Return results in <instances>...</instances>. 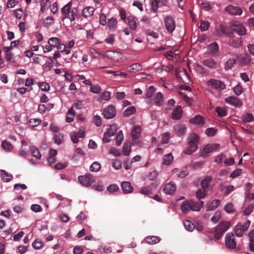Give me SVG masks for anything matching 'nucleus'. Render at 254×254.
I'll return each mask as SVG.
<instances>
[{
	"instance_id": "64",
	"label": "nucleus",
	"mask_w": 254,
	"mask_h": 254,
	"mask_svg": "<svg viewBox=\"0 0 254 254\" xmlns=\"http://www.w3.org/2000/svg\"><path fill=\"white\" fill-rule=\"evenodd\" d=\"M32 246L35 249H39L43 246V243L41 241L36 239L33 243Z\"/></svg>"
},
{
	"instance_id": "45",
	"label": "nucleus",
	"mask_w": 254,
	"mask_h": 254,
	"mask_svg": "<svg viewBox=\"0 0 254 254\" xmlns=\"http://www.w3.org/2000/svg\"><path fill=\"white\" fill-rule=\"evenodd\" d=\"M216 112L220 117H224L227 114V110L224 107H217L216 108Z\"/></svg>"
},
{
	"instance_id": "34",
	"label": "nucleus",
	"mask_w": 254,
	"mask_h": 254,
	"mask_svg": "<svg viewBox=\"0 0 254 254\" xmlns=\"http://www.w3.org/2000/svg\"><path fill=\"white\" fill-rule=\"evenodd\" d=\"M128 24L132 30H135L136 28V22L135 20V17L133 16H128L127 18Z\"/></svg>"
},
{
	"instance_id": "50",
	"label": "nucleus",
	"mask_w": 254,
	"mask_h": 254,
	"mask_svg": "<svg viewBox=\"0 0 254 254\" xmlns=\"http://www.w3.org/2000/svg\"><path fill=\"white\" fill-rule=\"evenodd\" d=\"M221 30L223 32V34L226 35L229 37H233L234 33L233 32L230 31L228 29L226 28V27H224L223 26H220Z\"/></svg>"
},
{
	"instance_id": "48",
	"label": "nucleus",
	"mask_w": 254,
	"mask_h": 254,
	"mask_svg": "<svg viewBox=\"0 0 254 254\" xmlns=\"http://www.w3.org/2000/svg\"><path fill=\"white\" fill-rule=\"evenodd\" d=\"M117 130V127L116 125H113L110 127L108 130L105 133H108L110 137L113 136Z\"/></svg>"
},
{
	"instance_id": "59",
	"label": "nucleus",
	"mask_w": 254,
	"mask_h": 254,
	"mask_svg": "<svg viewBox=\"0 0 254 254\" xmlns=\"http://www.w3.org/2000/svg\"><path fill=\"white\" fill-rule=\"evenodd\" d=\"M2 147L6 151H10L12 148L11 144L7 141H3L1 144Z\"/></svg>"
},
{
	"instance_id": "14",
	"label": "nucleus",
	"mask_w": 254,
	"mask_h": 254,
	"mask_svg": "<svg viewBox=\"0 0 254 254\" xmlns=\"http://www.w3.org/2000/svg\"><path fill=\"white\" fill-rule=\"evenodd\" d=\"M226 102L237 107H239L242 105V102L236 97L230 96L225 99Z\"/></svg>"
},
{
	"instance_id": "36",
	"label": "nucleus",
	"mask_w": 254,
	"mask_h": 254,
	"mask_svg": "<svg viewBox=\"0 0 254 254\" xmlns=\"http://www.w3.org/2000/svg\"><path fill=\"white\" fill-rule=\"evenodd\" d=\"M131 151V146L130 142H125L124 144L123 149V154L125 156L129 155L130 152Z\"/></svg>"
},
{
	"instance_id": "8",
	"label": "nucleus",
	"mask_w": 254,
	"mask_h": 254,
	"mask_svg": "<svg viewBox=\"0 0 254 254\" xmlns=\"http://www.w3.org/2000/svg\"><path fill=\"white\" fill-rule=\"evenodd\" d=\"M236 242L233 233H229L225 236V246L230 249H234L236 248Z\"/></svg>"
},
{
	"instance_id": "9",
	"label": "nucleus",
	"mask_w": 254,
	"mask_h": 254,
	"mask_svg": "<svg viewBox=\"0 0 254 254\" xmlns=\"http://www.w3.org/2000/svg\"><path fill=\"white\" fill-rule=\"evenodd\" d=\"M225 10L230 14L233 15H240L243 13V10L241 8L231 5L226 7Z\"/></svg>"
},
{
	"instance_id": "32",
	"label": "nucleus",
	"mask_w": 254,
	"mask_h": 254,
	"mask_svg": "<svg viewBox=\"0 0 254 254\" xmlns=\"http://www.w3.org/2000/svg\"><path fill=\"white\" fill-rule=\"evenodd\" d=\"M212 179L210 176L206 177L200 183V185L202 187V189H205L208 188L209 184L211 183Z\"/></svg>"
},
{
	"instance_id": "35",
	"label": "nucleus",
	"mask_w": 254,
	"mask_h": 254,
	"mask_svg": "<svg viewBox=\"0 0 254 254\" xmlns=\"http://www.w3.org/2000/svg\"><path fill=\"white\" fill-rule=\"evenodd\" d=\"M163 160V164L168 165L173 162V156L171 153H168L164 156Z\"/></svg>"
},
{
	"instance_id": "40",
	"label": "nucleus",
	"mask_w": 254,
	"mask_h": 254,
	"mask_svg": "<svg viewBox=\"0 0 254 254\" xmlns=\"http://www.w3.org/2000/svg\"><path fill=\"white\" fill-rule=\"evenodd\" d=\"M136 111L135 108L133 106L128 107L123 113V116L127 117L133 114Z\"/></svg>"
},
{
	"instance_id": "29",
	"label": "nucleus",
	"mask_w": 254,
	"mask_h": 254,
	"mask_svg": "<svg viewBox=\"0 0 254 254\" xmlns=\"http://www.w3.org/2000/svg\"><path fill=\"white\" fill-rule=\"evenodd\" d=\"M163 94L161 92H159L157 93L156 96L153 99V101L157 105L161 106L163 103Z\"/></svg>"
},
{
	"instance_id": "2",
	"label": "nucleus",
	"mask_w": 254,
	"mask_h": 254,
	"mask_svg": "<svg viewBox=\"0 0 254 254\" xmlns=\"http://www.w3.org/2000/svg\"><path fill=\"white\" fill-rule=\"evenodd\" d=\"M230 222L228 221H221L217 225L214 231V237L216 240L220 239L223 234L229 228Z\"/></svg>"
},
{
	"instance_id": "1",
	"label": "nucleus",
	"mask_w": 254,
	"mask_h": 254,
	"mask_svg": "<svg viewBox=\"0 0 254 254\" xmlns=\"http://www.w3.org/2000/svg\"><path fill=\"white\" fill-rule=\"evenodd\" d=\"M199 140V137L197 134H190L188 138L189 147L184 151V153L186 155H190L196 151L198 149Z\"/></svg>"
},
{
	"instance_id": "54",
	"label": "nucleus",
	"mask_w": 254,
	"mask_h": 254,
	"mask_svg": "<svg viewBox=\"0 0 254 254\" xmlns=\"http://www.w3.org/2000/svg\"><path fill=\"white\" fill-rule=\"evenodd\" d=\"M117 23L116 19L112 18L108 20L107 24L110 29H113L116 27Z\"/></svg>"
},
{
	"instance_id": "63",
	"label": "nucleus",
	"mask_w": 254,
	"mask_h": 254,
	"mask_svg": "<svg viewBox=\"0 0 254 254\" xmlns=\"http://www.w3.org/2000/svg\"><path fill=\"white\" fill-rule=\"evenodd\" d=\"M221 217V214L220 212L216 211L214 215L211 218V220L213 223H217Z\"/></svg>"
},
{
	"instance_id": "16",
	"label": "nucleus",
	"mask_w": 254,
	"mask_h": 254,
	"mask_svg": "<svg viewBox=\"0 0 254 254\" xmlns=\"http://www.w3.org/2000/svg\"><path fill=\"white\" fill-rule=\"evenodd\" d=\"M237 60L241 65H246L250 62V57L248 54L244 56L241 54L238 55L236 57Z\"/></svg>"
},
{
	"instance_id": "21",
	"label": "nucleus",
	"mask_w": 254,
	"mask_h": 254,
	"mask_svg": "<svg viewBox=\"0 0 254 254\" xmlns=\"http://www.w3.org/2000/svg\"><path fill=\"white\" fill-rule=\"evenodd\" d=\"M191 210L192 211H199L202 207L204 202L202 200H198L197 202H195L193 201L190 200Z\"/></svg>"
},
{
	"instance_id": "17",
	"label": "nucleus",
	"mask_w": 254,
	"mask_h": 254,
	"mask_svg": "<svg viewBox=\"0 0 254 254\" xmlns=\"http://www.w3.org/2000/svg\"><path fill=\"white\" fill-rule=\"evenodd\" d=\"M176 189V186L175 184L169 183L165 185L163 191L166 194H171L175 192Z\"/></svg>"
},
{
	"instance_id": "7",
	"label": "nucleus",
	"mask_w": 254,
	"mask_h": 254,
	"mask_svg": "<svg viewBox=\"0 0 254 254\" xmlns=\"http://www.w3.org/2000/svg\"><path fill=\"white\" fill-rule=\"evenodd\" d=\"M104 117L106 119L114 118L116 115V110L113 105H110L104 108L103 112Z\"/></svg>"
},
{
	"instance_id": "41",
	"label": "nucleus",
	"mask_w": 254,
	"mask_h": 254,
	"mask_svg": "<svg viewBox=\"0 0 254 254\" xmlns=\"http://www.w3.org/2000/svg\"><path fill=\"white\" fill-rule=\"evenodd\" d=\"M30 150L31 152V154L34 157L38 159L41 158V154L40 153L39 149L37 147L35 146H31L30 147Z\"/></svg>"
},
{
	"instance_id": "33",
	"label": "nucleus",
	"mask_w": 254,
	"mask_h": 254,
	"mask_svg": "<svg viewBox=\"0 0 254 254\" xmlns=\"http://www.w3.org/2000/svg\"><path fill=\"white\" fill-rule=\"evenodd\" d=\"M145 241L147 244L153 245L159 243L160 239L156 236H148L145 238Z\"/></svg>"
},
{
	"instance_id": "10",
	"label": "nucleus",
	"mask_w": 254,
	"mask_h": 254,
	"mask_svg": "<svg viewBox=\"0 0 254 254\" xmlns=\"http://www.w3.org/2000/svg\"><path fill=\"white\" fill-rule=\"evenodd\" d=\"M219 147L220 145L217 143L207 144L204 146L203 151L201 152V156H205V154H208L213 151L216 150Z\"/></svg>"
},
{
	"instance_id": "44",
	"label": "nucleus",
	"mask_w": 254,
	"mask_h": 254,
	"mask_svg": "<svg viewBox=\"0 0 254 254\" xmlns=\"http://www.w3.org/2000/svg\"><path fill=\"white\" fill-rule=\"evenodd\" d=\"M77 8L72 7L71 11H70V14L68 15L67 18H69L71 21H74L77 17Z\"/></svg>"
},
{
	"instance_id": "28",
	"label": "nucleus",
	"mask_w": 254,
	"mask_h": 254,
	"mask_svg": "<svg viewBox=\"0 0 254 254\" xmlns=\"http://www.w3.org/2000/svg\"><path fill=\"white\" fill-rule=\"evenodd\" d=\"M141 132L140 128L138 126H135L132 129L131 133V136L132 140L137 139Z\"/></svg>"
},
{
	"instance_id": "3",
	"label": "nucleus",
	"mask_w": 254,
	"mask_h": 254,
	"mask_svg": "<svg viewBox=\"0 0 254 254\" xmlns=\"http://www.w3.org/2000/svg\"><path fill=\"white\" fill-rule=\"evenodd\" d=\"M207 85L219 91L224 90L226 88V85L223 82L215 79H209L207 82Z\"/></svg>"
},
{
	"instance_id": "46",
	"label": "nucleus",
	"mask_w": 254,
	"mask_h": 254,
	"mask_svg": "<svg viewBox=\"0 0 254 254\" xmlns=\"http://www.w3.org/2000/svg\"><path fill=\"white\" fill-rule=\"evenodd\" d=\"M60 39L56 37L50 38L48 41V44L55 47L59 44Z\"/></svg>"
},
{
	"instance_id": "12",
	"label": "nucleus",
	"mask_w": 254,
	"mask_h": 254,
	"mask_svg": "<svg viewBox=\"0 0 254 254\" xmlns=\"http://www.w3.org/2000/svg\"><path fill=\"white\" fill-rule=\"evenodd\" d=\"M174 129L176 133L179 136L184 135L187 131L186 125L182 123H179L176 125L174 126Z\"/></svg>"
},
{
	"instance_id": "11",
	"label": "nucleus",
	"mask_w": 254,
	"mask_h": 254,
	"mask_svg": "<svg viewBox=\"0 0 254 254\" xmlns=\"http://www.w3.org/2000/svg\"><path fill=\"white\" fill-rule=\"evenodd\" d=\"M165 26L169 32H172L175 28V22L173 17L170 16H167L165 20Z\"/></svg>"
},
{
	"instance_id": "27",
	"label": "nucleus",
	"mask_w": 254,
	"mask_h": 254,
	"mask_svg": "<svg viewBox=\"0 0 254 254\" xmlns=\"http://www.w3.org/2000/svg\"><path fill=\"white\" fill-rule=\"evenodd\" d=\"M142 70L141 65L138 63L133 64L128 67L129 72L136 73Z\"/></svg>"
},
{
	"instance_id": "39",
	"label": "nucleus",
	"mask_w": 254,
	"mask_h": 254,
	"mask_svg": "<svg viewBox=\"0 0 254 254\" xmlns=\"http://www.w3.org/2000/svg\"><path fill=\"white\" fill-rule=\"evenodd\" d=\"M101 165L98 162H94L90 166L89 170L91 172H97L101 169Z\"/></svg>"
},
{
	"instance_id": "18",
	"label": "nucleus",
	"mask_w": 254,
	"mask_h": 254,
	"mask_svg": "<svg viewBox=\"0 0 254 254\" xmlns=\"http://www.w3.org/2000/svg\"><path fill=\"white\" fill-rule=\"evenodd\" d=\"M183 116V111L180 106H178L173 111L172 118L173 120H178Z\"/></svg>"
},
{
	"instance_id": "23",
	"label": "nucleus",
	"mask_w": 254,
	"mask_h": 254,
	"mask_svg": "<svg viewBox=\"0 0 254 254\" xmlns=\"http://www.w3.org/2000/svg\"><path fill=\"white\" fill-rule=\"evenodd\" d=\"M72 2H69L62 8V12L64 15V18H67L70 13Z\"/></svg>"
},
{
	"instance_id": "47",
	"label": "nucleus",
	"mask_w": 254,
	"mask_h": 254,
	"mask_svg": "<svg viewBox=\"0 0 254 254\" xmlns=\"http://www.w3.org/2000/svg\"><path fill=\"white\" fill-rule=\"evenodd\" d=\"M124 138L123 133L122 131H119L116 136V143L117 145L119 146L121 144Z\"/></svg>"
},
{
	"instance_id": "55",
	"label": "nucleus",
	"mask_w": 254,
	"mask_h": 254,
	"mask_svg": "<svg viewBox=\"0 0 254 254\" xmlns=\"http://www.w3.org/2000/svg\"><path fill=\"white\" fill-rule=\"evenodd\" d=\"M217 130V129L213 127H209L206 129L205 133L208 136H212L216 134Z\"/></svg>"
},
{
	"instance_id": "25",
	"label": "nucleus",
	"mask_w": 254,
	"mask_h": 254,
	"mask_svg": "<svg viewBox=\"0 0 254 254\" xmlns=\"http://www.w3.org/2000/svg\"><path fill=\"white\" fill-rule=\"evenodd\" d=\"M203 64L209 68H215L216 67L217 64L212 59H207L203 61Z\"/></svg>"
},
{
	"instance_id": "13",
	"label": "nucleus",
	"mask_w": 254,
	"mask_h": 254,
	"mask_svg": "<svg viewBox=\"0 0 254 254\" xmlns=\"http://www.w3.org/2000/svg\"><path fill=\"white\" fill-rule=\"evenodd\" d=\"M230 39L228 43L230 46L234 48H239L242 46V41L241 38L235 39V37H229Z\"/></svg>"
},
{
	"instance_id": "56",
	"label": "nucleus",
	"mask_w": 254,
	"mask_h": 254,
	"mask_svg": "<svg viewBox=\"0 0 254 254\" xmlns=\"http://www.w3.org/2000/svg\"><path fill=\"white\" fill-rule=\"evenodd\" d=\"M39 87L43 91H48L50 90V86L49 84L46 82H40L39 83Z\"/></svg>"
},
{
	"instance_id": "31",
	"label": "nucleus",
	"mask_w": 254,
	"mask_h": 254,
	"mask_svg": "<svg viewBox=\"0 0 254 254\" xmlns=\"http://www.w3.org/2000/svg\"><path fill=\"white\" fill-rule=\"evenodd\" d=\"M181 209L184 213H187L191 210L190 200L184 201L181 205Z\"/></svg>"
},
{
	"instance_id": "62",
	"label": "nucleus",
	"mask_w": 254,
	"mask_h": 254,
	"mask_svg": "<svg viewBox=\"0 0 254 254\" xmlns=\"http://www.w3.org/2000/svg\"><path fill=\"white\" fill-rule=\"evenodd\" d=\"M254 208V204H250L244 210V211H243L244 214L245 215H249L252 212Z\"/></svg>"
},
{
	"instance_id": "52",
	"label": "nucleus",
	"mask_w": 254,
	"mask_h": 254,
	"mask_svg": "<svg viewBox=\"0 0 254 254\" xmlns=\"http://www.w3.org/2000/svg\"><path fill=\"white\" fill-rule=\"evenodd\" d=\"M155 90V88L153 86H149L146 93V97L151 98Z\"/></svg>"
},
{
	"instance_id": "58",
	"label": "nucleus",
	"mask_w": 254,
	"mask_h": 254,
	"mask_svg": "<svg viewBox=\"0 0 254 254\" xmlns=\"http://www.w3.org/2000/svg\"><path fill=\"white\" fill-rule=\"evenodd\" d=\"M1 176L3 180L5 182H9L12 179V176L11 175H8L5 171L2 170L1 171Z\"/></svg>"
},
{
	"instance_id": "26",
	"label": "nucleus",
	"mask_w": 254,
	"mask_h": 254,
	"mask_svg": "<svg viewBox=\"0 0 254 254\" xmlns=\"http://www.w3.org/2000/svg\"><path fill=\"white\" fill-rule=\"evenodd\" d=\"M94 10V9L93 7H86L82 10V16L85 18L91 16L93 14Z\"/></svg>"
},
{
	"instance_id": "61",
	"label": "nucleus",
	"mask_w": 254,
	"mask_h": 254,
	"mask_svg": "<svg viewBox=\"0 0 254 254\" xmlns=\"http://www.w3.org/2000/svg\"><path fill=\"white\" fill-rule=\"evenodd\" d=\"M29 124L32 127H37L41 123V120L38 119H31L29 120Z\"/></svg>"
},
{
	"instance_id": "30",
	"label": "nucleus",
	"mask_w": 254,
	"mask_h": 254,
	"mask_svg": "<svg viewBox=\"0 0 254 254\" xmlns=\"http://www.w3.org/2000/svg\"><path fill=\"white\" fill-rule=\"evenodd\" d=\"M220 201L218 199L213 200L208 206L207 211L214 210L217 208Z\"/></svg>"
},
{
	"instance_id": "37",
	"label": "nucleus",
	"mask_w": 254,
	"mask_h": 254,
	"mask_svg": "<svg viewBox=\"0 0 254 254\" xmlns=\"http://www.w3.org/2000/svg\"><path fill=\"white\" fill-rule=\"evenodd\" d=\"M207 194V191L204 189H199L196 192V197L197 198L200 199L204 198Z\"/></svg>"
},
{
	"instance_id": "20",
	"label": "nucleus",
	"mask_w": 254,
	"mask_h": 254,
	"mask_svg": "<svg viewBox=\"0 0 254 254\" xmlns=\"http://www.w3.org/2000/svg\"><path fill=\"white\" fill-rule=\"evenodd\" d=\"M121 187L125 193H130L133 191V188L129 182H123L121 184Z\"/></svg>"
},
{
	"instance_id": "15",
	"label": "nucleus",
	"mask_w": 254,
	"mask_h": 254,
	"mask_svg": "<svg viewBox=\"0 0 254 254\" xmlns=\"http://www.w3.org/2000/svg\"><path fill=\"white\" fill-rule=\"evenodd\" d=\"M158 184L156 182L152 183L150 186L143 187L140 189V192L144 195H149L152 194V187L156 188Z\"/></svg>"
},
{
	"instance_id": "49",
	"label": "nucleus",
	"mask_w": 254,
	"mask_h": 254,
	"mask_svg": "<svg viewBox=\"0 0 254 254\" xmlns=\"http://www.w3.org/2000/svg\"><path fill=\"white\" fill-rule=\"evenodd\" d=\"M209 26L210 24L208 21L201 20L199 28L201 31H204L208 29Z\"/></svg>"
},
{
	"instance_id": "53",
	"label": "nucleus",
	"mask_w": 254,
	"mask_h": 254,
	"mask_svg": "<svg viewBox=\"0 0 254 254\" xmlns=\"http://www.w3.org/2000/svg\"><path fill=\"white\" fill-rule=\"evenodd\" d=\"M111 93L107 91H104L100 95V99L102 100L108 101L111 98Z\"/></svg>"
},
{
	"instance_id": "24",
	"label": "nucleus",
	"mask_w": 254,
	"mask_h": 254,
	"mask_svg": "<svg viewBox=\"0 0 254 254\" xmlns=\"http://www.w3.org/2000/svg\"><path fill=\"white\" fill-rule=\"evenodd\" d=\"M182 81L186 84H188L190 81V78L189 74L187 72L186 70L183 69L181 71V75H180Z\"/></svg>"
},
{
	"instance_id": "22",
	"label": "nucleus",
	"mask_w": 254,
	"mask_h": 254,
	"mask_svg": "<svg viewBox=\"0 0 254 254\" xmlns=\"http://www.w3.org/2000/svg\"><path fill=\"white\" fill-rule=\"evenodd\" d=\"M106 56L114 61H118L120 58L121 53L114 51H107Z\"/></svg>"
},
{
	"instance_id": "43",
	"label": "nucleus",
	"mask_w": 254,
	"mask_h": 254,
	"mask_svg": "<svg viewBox=\"0 0 254 254\" xmlns=\"http://www.w3.org/2000/svg\"><path fill=\"white\" fill-rule=\"evenodd\" d=\"M236 61L234 59H230L225 64V69L226 70L230 69L233 65L236 64Z\"/></svg>"
},
{
	"instance_id": "4",
	"label": "nucleus",
	"mask_w": 254,
	"mask_h": 254,
	"mask_svg": "<svg viewBox=\"0 0 254 254\" xmlns=\"http://www.w3.org/2000/svg\"><path fill=\"white\" fill-rule=\"evenodd\" d=\"M78 179L79 183L85 187H89L95 182L94 177L89 173H86L84 176H79Z\"/></svg>"
},
{
	"instance_id": "60",
	"label": "nucleus",
	"mask_w": 254,
	"mask_h": 254,
	"mask_svg": "<svg viewBox=\"0 0 254 254\" xmlns=\"http://www.w3.org/2000/svg\"><path fill=\"white\" fill-rule=\"evenodd\" d=\"M118 186L115 184L110 185L107 187V190L110 193L115 192L119 190Z\"/></svg>"
},
{
	"instance_id": "6",
	"label": "nucleus",
	"mask_w": 254,
	"mask_h": 254,
	"mask_svg": "<svg viewBox=\"0 0 254 254\" xmlns=\"http://www.w3.org/2000/svg\"><path fill=\"white\" fill-rule=\"evenodd\" d=\"M251 224V221L247 220V222H245L243 225L238 224L235 228V234L239 237L243 236V232L247 231Z\"/></svg>"
},
{
	"instance_id": "5",
	"label": "nucleus",
	"mask_w": 254,
	"mask_h": 254,
	"mask_svg": "<svg viewBox=\"0 0 254 254\" xmlns=\"http://www.w3.org/2000/svg\"><path fill=\"white\" fill-rule=\"evenodd\" d=\"M231 29L232 31L236 32L239 35L243 36L246 34L245 27L239 22L234 21L231 24Z\"/></svg>"
},
{
	"instance_id": "42",
	"label": "nucleus",
	"mask_w": 254,
	"mask_h": 254,
	"mask_svg": "<svg viewBox=\"0 0 254 254\" xmlns=\"http://www.w3.org/2000/svg\"><path fill=\"white\" fill-rule=\"evenodd\" d=\"M41 10L44 12L50 5V0H42L40 2Z\"/></svg>"
},
{
	"instance_id": "38",
	"label": "nucleus",
	"mask_w": 254,
	"mask_h": 254,
	"mask_svg": "<svg viewBox=\"0 0 254 254\" xmlns=\"http://www.w3.org/2000/svg\"><path fill=\"white\" fill-rule=\"evenodd\" d=\"M209 49L210 52L212 53L213 56H216L218 51L219 47L216 43H213L209 45Z\"/></svg>"
},
{
	"instance_id": "19",
	"label": "nucleus",
	"mask_w": 254,
	"mask_h": 254,
	"mask_svg": "<svg viewBox=\"0 0 254 254\" xmlns=\"http://www.w3.org/2000/svg\"><path fill=\"white\" fill-rule=\"evenodd\" d=\"M190 122L192 124L203 125L204 124V119L203 117L200 115H196L190 120Z\"/></svg>"
},
{
	"instance_id": "51",
	"label": "nucleus",
	"mask_w": 254,
	"mask_h": 254,
	"mask_svg": "<svg viewBox=\"0 0 254 254\" xmlns=\"http://www.w3.org/2000/svg\"><path fill=\"white\" fill-rule=\"evenodd\" d=\"M184 225L186 230L192 231L194 229L193 224L189 220H186L184 222Z\"/></svg>"
},
{
	"instance_id": "57",
	"label": "nucleus",
	"mask_w": 254,
	"mask_h": 254,
	"mask_svg": "<svg viewBox=\"0 0 254 254\" xmlns=\"http://www.w3.org/2000/svg\"><path fill=\"white\" fill-rule=\"evenodd\" d=\"M224 209L226 212L228 213H233L234 211L233 205L232 203H228V204H226L224 206Z\"/></svg>"
}]
</instances>
